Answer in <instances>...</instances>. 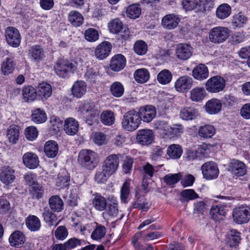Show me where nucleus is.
<instances>
[{"label":"nucleus","mask_w":250,"mask_h":250,"mask_svg":"<svg viewBox=\"0 0 250 250\" xmlns=\"http://www.w3.org/2000/svg\"><path fill=\"white\" fill-rule=\"evenodd\" d=\"M101 120L102 123L105 125H112L115 121L113 112L110 110L103 111L101 115Z\"/></svg>","instance_id":"obj_48"},{"label":"nucleus","mask_w":250,"mask_h":250,"mask_svg":"<svg viewBox=\"0 0 250 250\" xmlns=\"http://www.w3.org/2000/svg\"><path fill=\"white\" fill-rule=\"evenodd\" d=\"M108 28L111 33L118 34L123 29V24L120 20L115 19L108 23Z\"/></svg>","instance_id":"obj_49"},{"label":"nucleus","mask_w":250,"mask_h":250,"mask_svg":"<svg viewBox=\"0 0 250 250\" xmlns=\"http://www.w3.org/2000/svg\"><path fill=\"white\" fill-rule=\"evenodd\" d=\"M231 12V7L227 3H223L217 7L216 11V15L218 19L223 20L228 17Z\"/></svg>","instance_id":"obj_38"},{"label":"nucleus","mask_w":250,"mask_h":250,"mask_svg":"<svg viewBox=\"0 0 250 250\" xmlns=\"http://www.w3.org/2000/svg\"><path fill=\"white\" fill-rule=\"evenodd\" d=\"M181 178L182 176L180 173H169L165 175L163 178V180L167 185L172 186L179 181Z\"/></svg>","instance_id":"obj_53"},{"label":"nucleus","mask_w":250,"mask_h":250,"mask_svg":"<svg viewBox=\"0 0 250 250\" xmlns=\"http://www.w3.org/2000/svg\"><path fill=\"white\" fill-rule=\"evenodd\" d=\"M107 200L108 204L104 214H106L112 217H116L118 213V205L117 198L113 196H110L107 197Z\"/></svg>","instance_id":"obj_23"},{"label":"nucleus","mask_w":250,"mask_h":250,"mask_svg":"<svg viewBox=\"0 0 250 250\" xmlns=\"http://www.w3.org/2000/svg\"><path fill=\"white\" fill-rule=\"evenodd\" d=\"M111 94L116 97H120L124 92V88L121 83L114 82L110 86Z\"/></svg>","instance_id":"obj_51"},{"label":"nucleus","mask_w":250,"mask_h":250,"mask_svg":"<svg viewBox=\"0 0 250 250\" xmlns=\"http://www.w3.org/2000/svg\"><path fill=\"white\" fill-rule=\"evenodd\" d=\"M87 86L83 81H77L74 83L71 88L72 94L77 98H81L86 93Z\"/></svg>","instance_id":"obj_24"},{"label":"nucleus","mask_w":250,"mask_h":250,"mask_svg":"<svg viewBox=\"0 0 250 250\" xmlns=\"http://www.w3.org/2000/svg\"><path fill=\"white\" fill-rule=\"evenodd\" d=\"M79 124L78 122L72 118H69L65 121L64 130L69 135H74L78 131Z\"/></svg>","instance_id":"obj_27"},{"label":"nucleus","mask_w":250,"mask_h":250,"mask_svg":"<svg viewBox=\"0 0 250 250\" xmlns=\"http://www.w3.org/2000/svg\"><path fill=\"white\" fill-rule=\"evenodd\" d=\"M112 175L105 169L102 168L97 170L95 174L94 179L98 184H104Z\"/></svg>","instance_id":"obj_47"},{"label":"nucleus","mask_w":250,"mask_h":250,"mask_svg":"<svg viewBox=\"0 0 250 250\" xmlns=\"http://www.w3.org/2000/svg\"><path fill=\"white\" fill-rule=\"evenodd\" d=\"M203 177L207 180L216 179L219 173V170L217 164L212 161L205 163L201 167Z\"/></svg>","instance_id":"obj_8"},{"label":"nucleus","mask_w":250,"mask_h":250,"mask_svg":"<svg viewBox=\"0 0 250 250\" xmlns=\"http://www.w3.org/2000/svg\"><path fill=\"white\" fill-rule=\"evenodd\" d=\"M97 156L94 151L83 149L80 152L78 161L81 166L87 169H92L96 167Z\"/></svg>","instance_id":"obj_3"},{"label":"nucleus","mask_w":250,"mask_h":250,"mask_svg":"<svg viewBox=\"0 0 250 250\" xmlns=\"http://www.w3.org/2000/svg\"><path fill=\"white\" fill-rule=\"evenodd\" d=\"M229 170L237 177L244 176L246 172V167L242 162L237 160H232L229 163Z\"/></svg>","instance_id":"obj_12"},{"label":"nucleus","mask_w":250,"mask_h":250,"mask_svg":"<svg viewBox=\"0 0 250 250\" xmlns=\"http://www.w3.org/2000/svg\"><path fill=\"white\" fill-rule=\"evenodd\" d=\"M180 21L177 15L168 14L164 16L162 20V25L167 29L171 30L176 28Z\"/></svg>","instance_id":"obj_17"},{"label":"nucleus","mask_w":250,"mask_h":250,"mask_svg":"<svg viewBox=\"0 0 250 250\" xmlns=\"http://www.w3.org/2000/svg\"><path fill=\"white\" fill-rule=\"evenodd\" d=\"M19 127L17 125H12L7 129L6 137L10 143L15 144L19 140Z\"/></svg>","instance_id":"obj_40"},{"label":"nucleus","mask_w":250,"mask_h":250,"mask_svg":"<svg viewBox=\"0 0 250 250\" xmlns=\"http://www.w3.org/2000/svg\"><path fill=\"white\" fill-rule=\"evenodd\" d=\"M210 214L214 220L219 221L225 216L226 212L223 207L216 206L211 208Z\"/></svg>","instance_id":"obj_43"},{"label":"nucleus","mask_w":250,"mask_h":250,"mask_svg":"<svg viewBox=\"0 0 250 250\" xmlns=\"http://www.w3.org/2000/svg\"><path fill=\"white\" fill-rule=\"evenodd\" d=\"M106 228L102 225H98L91 234V238L94 240H99L104 237L105 234Z\"/></svg>","instance_id":"obj_61"},{"label":"nucleus","mask_w":250,"mask_h":250,"mask_svg":"<svg viewBox=\"0 0 250 250\" xmlns=\"http://www.w3.org/2000/svg\"><path fill=\"white\" fill-rule=\"evenodd\" d=\"M226 82L223 78L219 76L211 77L206 82V90L210 93H217L224 89Z\"/></svg>","instance_id":"obj_5"},{"label":"nucleus","mask_w":250,"mask_h":250,"mask_svg":"<svg viewBox=\"0 0 250 250\" xmlns=\"http://www.w3.org/2000/svg\"><path fill=\"white\" fill-rule=\"evenodd\" d=\"M198 115V110L193 107L183 108L180 112V117L185 120H191L195 119Z\"/></svg>","instance_id":"obj_36"},{"label":"nucleus","mask_w":250,"mask_h":250,"mask_svg":"<svg viewBox=\"0 0 250 250\" xmlns=\"http://www.w3.org/2000/svg\"><path fill=\"white\" fill-rule=\"evenodd\" d=\"M25 238L24 234L19 230H16L13 232L9 238V242L10 245L16 248L21 247Z\"/></svg>","instance_id":"obj_21"},{"label":"nucleus","mask_w":250,"mask_h":250,"mask_svg":"<svg viewBox=\"0 0 250 250\" xmlns=\"http://www.w3.org/2000/svg\"><path fill=\"white\" fill-rule=\"evenodd\" d=\"M85 39L90 42H95L99 37L98 31L93 28H89L85 31Z\"/></svg>","instance_id":"obj_60"},{"label":"nucleus","mask_w":250,"mask_h":250,"mask_svg":"<svg viewBox=\"0 0 250 250\" xmlns=\"http://www.w3.org/2000/svg\"><path fill=\"white\" fill-rule=\"evenodd\" d=\"M27 227L31 231H37L41 226L40 219L35 215L28 216L25 220Z\"/></svg>","instance_id":"obj_37"},{"label":"nucleus","mask_w":250,"mask_h":250,"mask_svg":"<svg viewBox=\"0 0 250 250\" xmlns=\"http://www.w3.org/2000/svg\"><path fill=\"white\" fill-rule=\"evenodd\" d=\"M221 107V103L216 99H212L208 101L205 105L206 110L210 114L217 113L220 111Z\"/></svg>","instance_id":"obj_33"},{"label":"nucleus","mask_w":250,"mask_h":250,"mask_svg":"<svg viewBox=\"0 0 250 250\" xmlns=\"http://www.w3.org/2000/svg\"><path fill=\"white\" fill-rule=\"evenodd\" d=\"M154 138L153 132L150 129H141L138 131L136 139L141 145L151 144Z\"/></svg>","instance_id":"obj_13"},{"label":"nucleus","mask_w":250,"mask_h":250,"mask_svg":"<svg viewBox=\"0 0 250 250\" xmlns=\"http://www.w3.org/2000/svg\"><path fill=\"white\" fill-rule=\"evenodd\" d=\"M121 156L120 153L112 154L108 156L102 163V168L105 169L111 175L115 174L119 166Z\"/></svg>","instance_id":"obj_6"},{"label":"nucleus","mask_w":250,"mask_h":250,"mask_svg":"<svg viewBox=\"0 0 250 250\" xmlns=\"http://www.w3.org/2000/svg\"><path fill=\"white\" fill-rule=\"evenodd\" d=\"M54 69L58 76L65 78L76 67L73 63L67 60H59L54 65Z\"/></svg>","instance_id":"obj_4"},{"label":"nucleus","mask_w":250,"mask_h":250,"mask_svg":"<svg viewBox=\"0 0 250 250\" xmlns=\"http://www.w3.org/2000/svg\"><path fill=\"white\" fill-rule=\"evenodd\" d=\"M192 83L193 80L191 77L182 76L175 82V87L178 92H185L191 88Z\"/></svg>","instance_id":"obj_14"},{"label":"nucleus","mask_w":250,"mask_h":250,"mask_svg":"<svg viewBox=\"0 0 250 250\" xmlns=\"http://www.w3.org/2000/svg\"><path fill=\"white\" fill-rule=\"evenodd\" d=\"M193 48L189 44L183 43L176 45L175 54L178 59L185 61L190 58L192 55Z\"/></svg>","instance_id":"obj_10"},{"label":"nucleus","mask_w":250,"mask_h":250,"mask_svg":"<svg viewBox=\"0 0 250 250\" xmlns=\"http://www.w3.org/2000/svg\"><path fill=\"white\" fill-rule=\"evenodd\" d=\"M28 54L31 59L35 62H40L44 57L43 49L39 45L31 47L29 49Z\"/></svg>","instance_id":"obj_26"},{"label":"nucleus","mask_w":250,"mask_h":250,"mask_svg":"<svg viewBox=\"0 0 250 250\" xmlns=\"http://www.w3.org/2000/svg\"><path fill=\"white\" fill-rule=\"evenodd\" d=\"M206 94L204 88L197 86L190 91V99L193 102H201L205 98Z\"/></svg>","instance_id":"obj_31"},{"label":"nucleus","mask_w":250,"mask_h":250,"mask_svg":"<svg viewBox=\"0 0 250 250\" xmlns=\"http://www.w3.org/2000/svg\"><path fill=\"white\" fill-rule=\"evenodd\" d=\"M247 18L241 13H239L233 16L232 23L235 27H241L246 23Z\"/></svg>","instance_id":"obj_58"},{"label":"nucleus","mask_w":250,"mask_h":250,"mask_svg":"<svg viewBox=\"0 0 250 250\" xmlns=\"http://www.w3.org/2000/svg\"><path fill=\"white\" fill-rule=\"evenodd\" d=\"M183 153V149L180 145L172 144L167 147V153L171 158L176 159L179 158Z\"/></svg>","instance_id":"obj_39"},{"label":"nucleus","mask_w":250,"mask_h":250,"mask_svg":"<svg viewBox=\"0 0 250 250\" xmlns=\"http://www.w3.org/2000/svg\"><path fill=\"white\" fill-rule=\"evenodd\" d=\"M5 36L7 43L13 47H17L21 43V34L17 29L14 27H8L5 32Z\"/></svg>","instance_id":"obj_9"},{"label":"nucleus","mask_w":250,"mask_h":250,"mask_svg":"<svg viewBox=\"0 0 250 250\" xmlns=\"http://www.w3.org/2000/svg\"><path fill=\"white\" fill-rule=\"evenodd\" d=\"M141 8L139 4H132L129 5L126 9V14L130 19L138 18L141 14Z\"/></svg>","instance_id":"obj_41"},{"label":"nucleus","mask_w":250,"mask_h":250,"mask_svg":"<svg viewBox=\"0 0 250 250\" xmlns=\"http://www.w3.org/2000/svg\"><path fill=\"white\" fill-rule=\"evenodd\" d=\"M192 76L199 81H203L207 79L208 76V67L204 64H199L192 70Z\"/></svg>","instance_id":"obj_25"},{"label":"nucleus","mask_w":250,"mask_h":250,"mask_svg":"<svg viewBox=\"0 0 250 250\" xmlns=\"http://www.w3.org/2000/svg\"><path fill=\"white\" fill-rule=\"evenodd\" d=\"M183 132V126L180 124H176L172 126H169L167 132H166V135L170 137H174L180 135Z\"/></svg>","instance_id":"obj_56"},{"label":"nucleus","mask_w":250,"mask_h":250,"mask_svg":"<svg viewBox=\"0 0 250 250\" xmlns=\"http://www.w3.org/2000/svg\"><path fill=\"white\" fill-rule=\"evenodd\" d=\"M180 195L185 201H188L198 198V195L192 189L183 190L181 192Z\"/></svg>","instance_id":"obj_59"},{"label":"nucleus","mask_w":250,"mask_h":250,"mask_svg":"<svg viewBox=\"0 0 250 250\" xmlns=\"http://www.w3.org/2000/svg\"><path fill=\"white\" fill-rule=\"evenodd\" d=\"M42 216L44 221L47 223L49 226L54 225L57 221V219L56 215L49 209L44 210V212L42 213Z\"/></svg>","instance_id":"obj_52"},{"label":"nucleus","mask_w":250,"mask_h":250,"mask_svg":"<svg viewBox=\"0 0 250 250\" xmlns=\"http://www.w3.org/2000/svg\"><path fill=\"white\" fill-rule=\"evenodd\" d=\"M229 29L225 26H216L211 28L208 32V39L214 44H220L225 42L229 37Z\"/></svg>","instance_id":"obj_2"},{"label":"nucleus","mask_w":250,"mask_h":250,"mask_svg":"<svg viewBox=\"0 0 250 250\" xmlns=\"http://www.w3.org/2000/svg\"><path fill=\"white\" fill-rule=\"evenodd\" d=\"M172 78V74L167 69L162 70L157 75V80L162 84H167L169 83Z\"/></svg>","instance_id":"obj_46"},{"label":"nucleus","mask_w":250,"mask_h":250,"mask_svg":"<svg viewBox=\"0 0 250 250\" xmlns=\"http://www.w3.org/2000/svg\"><path fill=\"white\" fill-rule=\"evenodd\" d=\"M69 177L66 173H60L58 175V178L56 182V185L58 187L63 188L67 187Z\"/></svg>","instance_id":"obj_57"},{"label":"nucleus","mask_w":250,"mask_h":250,"mask_svg":"<svg viewBox=\"0 0 250 250\" xmlns=\"http://www.w3.org/2000/svg\"><path fill=\"white\" fill-rule=\"evenodd\" d=\"M216 132L215 127L211 125H207L200 127L198 130L199 136L205 139L211 138Z\"/></svg>","instance_id":"obj_34"},{"label":"nucleus","mask_w":250,"mask_h":250,"mask_svg":"<svg viewBox=\"0 0 250 250\" xmlns=\"http://www.w3.org/2000/svg\"><path fill=\"white\" fill-rule=\"evenodd\" d=\"M140 116L141 122L149 123L155 117L156 112L155 108L151 105H146L141 107L138 111Z\"/></svg>","instance_id":"obj_11"},{"label":"nucleus","mask_w":250,"mask_h":250,"mask_svg":"<svg viewBox=\"0 0 250 250\" xmlns=\"http://www.w3.org/2000/svg\"><path fill=\"white\" fill-rule=\"evenodd\" d=\"M37 89L38 95L42 100L47 99L52 94V86L47 83H40Z\"/></svg>","instance_id":"obj_30"},{"label":"nucleus","mask_w":250,"mask_h":250,"mask_svg":"<svg viewBox=\"0 0 250 250\" xmlns=\"http://www.w3.org/2000/svg\"><path fill=\"white\" fill-rule=\"evenodd\" d=\"M130 194V182L129 181H125L121 189V200L122 203H127V199Z\"/></svg>","instance_id":"obj_50"},{"label":"nucleus","mask_w":250,"mask_h":250,"mask_svg":"<svg viewBox=\"0 0 250 250\" xmlns=\"http://www.w3.org/2000/svg\"><path fill=\"white\" fill-rule=\"evenodd\" d=\"M49 205L54 211L60 212L63 208V202L58 195H53L49 198Z\"/></svg>","instance_id":"obj_35"},{"label":"nucleus","mask_w":250,"mask_h":250,"mask_svg":"<svg viewBox=\"0 0 250 250\" xmlns=\"http://www.w3.org/2000/svg\"><path fill=\"white\" fill-rule=\"evenodd\" d=\"M85 78L89 80L92 81L100 77L99 69L98 67H87L84 75Z\"/></svg>","instance_id":"obj_54"},{"label":"nucleus","mask_w":250,"mask_h":250,"mask_svg":"<svg viewBox=\"0 0 250 250\" xmlns=\"http://www.w3.org/2000/svg\"><path fill=\"white\" fill-rule=\"evenodd\" d=\"M125 58L122 54H117L112 58L110 67L112 70L119 71L125 67Z\"/></svg>","instance_id":"obj_19"},{"label":"nucleus","mask_w":250,"mask_h":250,"mask_svg":"<svg viewBox=\"0 0 250 250\" xmlns=\"http://www.w3.org/2000/svg\"><path fill=\"white\" fill-rule=\"evenodd\" d=\"M22 161L26 167L30 169H35L39 166L40 161L38 156L31 152L24 154Z\"/></svg>","instance_id":"obj_15"},{"label":"nucleus","mask_w":250,"mask_h":250,"mask_svg":"<svg viewBox=\"0 0 250 250\" xmlns=\"http://www.w3.org/2000/svg\"><path fill=\"white\" fill-rule=\"evenodd\" d=\"M198 10L201 11H209L213 7L212 0H199L198 2Z\"/></svg>","instance_id":"obj_64"},{"label":"nucleus","mask_w":250,"mask_h":250,"mask_svg":"<svg viewBox=\"0 0 250 250\" xmlns=\"http://www.w3.org/2000/svg\"><path fill=\"white\" fill-rule=\"evenodd\" d=\"M59 146L57 143L53 141L46 142L44 146L45 155L49 158H54L58 154Z\"/></svg>","instance_id":"obj_28"},{"label":"nucleus","mask_w":250,"mask_h":250,"mask_svg":"<svg viewBox=\"0 0 250 250\" xmlns=\"http://www.w3.org/2000/svg\"><path fill=\"white\" fill-rule=\"evenodd\" d=\"M16 63L12 57L6 58L1 63L0 70L4 75L11 74L15 67Z\"/></svg>","instance_id":"obj_29"},{"label":"nucleus","mask_w":250,"mask_h":250,"mask_svg":"<svg viewBox=\"0 0 250 250\" xmlns=\"http://www.w3.org/2000/svg\"><path fill=\"white\" fill-rule=\"evenodd\" d=\"M134 50L135 53L138 55H144L147 50V44L144 41H137L134 45Z\"/></svg>","instance_id":"obj_62"},{"label":"nucleus","mask_w":250,"mask_h":250,"mask_svg":"<svg viewBox=\"0 0 250 250\" xmlns=\"http://www.w3.org/2000/svg\"><path fill=\"white\" fill-rule=\"evenodd\" d=\"M240 233L235 229L229 231L226 239V244L230 247H236L240 242Z\"/></svg>","instance_id":"obj_32"},{"label":"nucleus","mask_w":250,"mask_h":250,"mask_svg":"<svg viewBox=\"0 0 250 250\" xmlns=\"http://www.w3.org/2000/svg\"><path fill=\"white\" fill-rule=\"evenodd\" d=\"M15 179V170L9 167H4L1 168L0 173V180L6 185L12 183Z\"/></svg>","instance_id":"obj_16"},{"label":"nucleus","mask_w":250,"mask_h":250,"mask_svg":"<svg viewBox=\"0 0 250 250\" xmlns=\"http://www.w3.org/2000/svg\"><path fill=\"white\" fill-rule=\"evenodd\" d=\"M134 75L135 80L140 83H146L149 78V74L148 71L145 68L137 70Z\"/></svg>","instance_id":"obj_45"},{"label":"nucleus","mask_w":250,"mask_h":250,"mask_svg":"<svg viewBox=\"0 0 250 250\" xmlns=\"http://www.w3.org/2000/svg\"><path fill=\"white\" fill-rule=\"evenodd\" d=\"M93 196L92 205L95 209L100 211L105 210L107 206V199L98 193L94 194Z\"/></svg>","instance_id":"obj_20"},{"label":"nucleus","mask_w":250,"mask_h":250,"mask_svg":"<svg viewBox=\"0 0 250 250\" xmlns=\"http://www.w3.org/2000/svg\"><path fill=\"white\" fill-rule=\"evenodd\" d=\"M232 217L237 224L247 223L250 219V208L244 206L236 208L233 210Z\"/></svg>","instance_id":"obj_7"},{"label":"nucleus","mask_w":250,"mask_h":250,"mask_svg":"<svg viewBox=\"0 0 250 250\" xmlns=\"http://www.w3.org/2000/svg\"><path fill=\"white\" fill-rule=\"evenodd\" d=\"M68 19L73 25L77 27L82 25L83 21V16L76 11H72L69 13Z\"/></svg>","instance_id":"obj_44"},{"label":"nucleus","mask_w":250,"mask_h":250,"mask_svg":"<svg viewBox=\"0 0 250 250\" xmlns=\"http://www.w3.org/2000/svg\"><path fill=\"white\" fill-rule=\"evenodd\" d=\"M24 135L27 140L33 141L38 137V131L35 127L31 126L25 128Z\"/></svg>","instance_id":"obj_63"},{"label":"nucleus","mask_w":250,"mask_h":250,"mask_svg":"<svg viewBox=\"0 0 250 250\" xmlns=\"http://www.w3.org/2000/svg\"><path fill=\"white\" fill-rule=\"evenodd\" d=\"M31 118L34 123L41 124L46 121L47 115L43 110L36 108L33 111Z\"/></svg>","instance_id":"obj_42"},{"label":"nucleus","mask_w":250,"mask_h":250,"mask_svg":"<svg viewBox=\"0 0 250 250\" xmlns=\"http://www.w3.org/2000/svg\"><path fill=\"white\" fill-rule=\"evenodd\" d=\"M134 208H139L144 211H146L149 208V205L145 201L144 197L139 196L137 197L136 200L132 204Z\"/></svg>","instance_id":"obj_55"},{"label":"nucleus","mask_w":250,"mask_h":250,"mask_svg":"<svg viewBox=\"0 0 250 250\" xmlns=\"http://www.w3.org/2000/svg\"><path fill=\"white\" fill-rule=\"evenodd\" d=\"M141 124L140 116L138 111L134 109L126 112L122 120V127L128 131H133L136 130Z\"/></svg>","instance_id":"obj_1"},{"label":"nucleus","mask_w":250,"mask_h":250,"mask_svg":"<svg viewBox=\"0 0 250 250\" xmlns=\"http://www.w3.org/2000/svg\"><path fill=\"white\" fill-rule=\"evenodd\" d=\"M37 95V89L31 85H25L22 89V99L25 102H33L36 99Z\"/></svg>","instance_id":"obj_22"},{"label":"nucleus","mask_w":250,"mask_h":250,"mask_svg":"<svg viewBox=\"0 0 250 250\" xmlns=\"http://www.w3.org/2000/svg\"><path fill=\"white\" fill-rule=\"evenodd\" d=\"M112 46L108 42H104L98 45L95 50V54L97 58L103 60L109 54Z\"/></svg>","instance_id":"obj_18"}]
</instances>
